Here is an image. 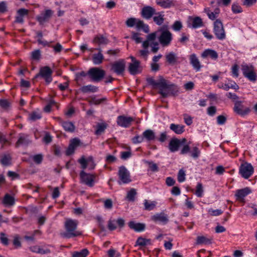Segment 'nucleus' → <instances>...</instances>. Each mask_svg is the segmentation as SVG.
Segmentation results:
<instances>
[{
    "label": "nucleus",
    "instance_id": "obj_60",
    "mask_svg": "<svg viewBox=\"0 0 257 257\" xmlns=\"http://www.w3.org/2000/svg\"><path fill=\"white\" fill-rule=\"evenodd\" d=\"M115 223H116L115 220H109L108 221V228L110 231H113L116 228Z\"/></svg>",
    "mask_w": 257,
    "mask_h": 257
},
{
    "label": "nucleus",
    "instance_id": "obj_25",
    "mask_svg": "<svg viewBox=\"0 0 257 257\" xmlns=\"http://www.w3.org/2000/svg\"><path fill=\"white\" fill-rule=\"evenodd\" d=\"M174 0H156V4L164 9H168L175 5Z\"/></svg>",
    "mask_w": 257,
    "mask_h": 257
},
{
    "label": "nucleus",
    "instance_id": "obj_11",
    "mask_svg": "<svg viewBox=\"0 0 257 257\" xmlns=\"http://www.w3.org/2000/svg\"><path fill=\"white\" fill-rule=\"evenodd\" d=\"M134 121L132 117H126L124 115H119L117 117L116 122L118 125L123 127H128L132 122Z\"/></svg>",
    "mask_w": 257,
    "mask_h": 257
},
{
    "label": "nucleus",
    "instance_id": "obj_8",
    "mask_svg": "<svg viewBox=\"0 0 257 257\" xmlns=\"http://www.w3.org/2000/svg\"><path fill=\"white\" fill-rule=\"evenodd\" d=\"M213 32L216 38L220 40L225 38V33L220 20L217 19L214 23Z\"/></svg>",
    "mask_w": 257,
    "mask_h": 257
},
{
    "label": "nucleus",
    "instance_id": "obj_26",
    "mask_svg": "<svg viewBox=\"0 0 257 257\" xmlns=\"http://www.w3.org/2000/svg\"><path fill=\"white\" fill-rule=\"evenodd\" d=\"M210 57L212 59L216 60L218 57L217 53L214 50L207 49L205 50L201 54V57L203 58Z\"/></svg>",
    "mask_w": 257,
    "mask_h": 257
},
{
    "label": "nucleus",
    "instance_id": "obj_43",
    "mask_svg": "<svg viewBox=\"0 0 257 257\" xmlns=\"http://www.w3.org/2000/svg\"><path fill=\"white\" fill-rule=\"evenodd\" d=\"M156 203L155 201L149 202L147 200L144 201L145 209L147 210H152L155 207Z\"/></svg>",
    "mask_w": 257,
    "mask_h": 257
},
{
    "label": "nucleus",
    "instance_id": "obj_13",
    "mask_svg": "<svg viewBox=\"0 0 257 257\" xmlns=\"http://www.w3.org/2000/svg\"><path fill=\"white\" fill-rule=\"evenodd\" d=\"M80 177L82 183L85 184L89 187H92L94 185L93 176L85 173L83 170L80 173Z\"/></svg>",
    "mask_w": 257,
    "mask_h": 257
},
{
    "label": "nucleus",
    "instance_id": "obj_58",
    "mask_svg": "<svg viewBox=\"0 0 257 257\" xmlns=\"http://www.w3.org/2000/svg\"><path fill=\"white\" fill-rule=\"evenodd\" d=\"M0 241L2 243L5 245H8L9 244V239L4 233H1Z\"/></svg>",
    "mask_w": 257,
    "mask_h": 257
},
{
    "label": "nucleus",
    "instance_id": "obj_24",
    "mask_svg": "<svg viewBox=\"0 0 257 257\" xmlns=\"http://www.w3.org/2000/svg\"><path fill=\"white\" fill-rule=\"evenodd\" d=\"M180 147L179 139L176 138H172L170 140L168 146L169 149L171 152L178 151Z\"/></svg>",
    "mask_w": 257,
    "mask_h": 257
},
{
    "label": "nucleus",
    "instance_id": "obj_51",
    "mask_svg": "<svg viewBox=\"0 0 257 257\" xmlns=\"http://www.w3.org/2000/svg\"><path fill=\"white\" fill-rule=\"evenodd\" d=\"M146 163L149 165V168L152 172H156L159 171L157 165L153 162L147 161Z\"/></svg>",
    "mask_w": 257,
    "mask_h": 257
},
{
    "label": "nucleus",
    "instance_id": "obj_32",
    "mask_svg": "<svg viewBox=\"0 0 257 257\" xmlns=\"http://www.w3.org/2000/svg\"><path fill=\"white\" fill-rule=\"evenodd\" d=\"M93 42L99 45H107L109 41L107 38L104 37L103 35H97L95 37Z\"/></svg>",
    "mask_w": 257,
    "mask_h": 257
},
{
    "label": "nucleus",
    "instance_id": "obj_17",
    "mask_svg": "<svg viewBox=\"0 0 257 257\" xmlns=\"http://www.w3.org/2000/svg\"><path fill=\"white\" fill-rule=\"evenodd\" d=\"M251 192V191L248 187H245L241 189L237 190L235 196L236 200L242 201L244 200V197Z\"/></svg>",
    "mask_w": 257,
    "mask_h": 257
},
{
    "label": "nucleus",
    "instance_id": "obj_53",
    "mask_svg": "<svg viewBox=\"0 0 257 257\" xmlns=\"http://www.w3.org/2000/svg\"><path fill=\"white\" fill-rule=\"evenodd\" d=\"M10 106V103L8 100L0 99V107L4 109H7Z\"/></svg>",
    "mask_w": 257,
    "mask_h": 257
},
{
    "label": "nucleus",
    "instance_id": "obj_27",
    "mask_svg": "<svg viewBox=\"0 0 257 257\" xmlns=\"http://www.w3.org/2000/svg\"><path fill=\"white\" fill-rule=\"evenodd\" d=\"M190 62L194 69H195L197 71L200 70L201 68L200 63L195 54H192L190 56Z\"/></svg>",
    "mask_w": 257,
    "mask_h": 257
},
{
    "label": "nucleus",
    "instance_id": "obj_21",
    "mask_svg": "<svg viewBox=\"0 0 257 257\" xmlns=\"http://www.w3.org/2000/svg\"><path fill=\"white\" fill-rule=\"evenodd\" d=\"M129 227L134 230L136 232H142L145 230L146 224L143 223H137L134 221H131L128 222Z\"/></svg>",
    "mask_w": 257,
    "mask_h": 257
},
{
    "label": "nucleus",
    "instance_id": "obj_22",
    "mask_svg": "<svg viewBox=\"0 0 257 257\" xmlns=\"http://www.w3.org/2000/svg\"><path fill=\"white\" fill-rule=\"evenodd\" d=\"M191 23H188V27L193 29H196L203 26V22L199 17L190 18Z\"/></svg>",
    "mask_w": 257,
    "mask_h": 257
},
{
    "label": "nucleus",
    "instance_id": "obj_34",
    "mask_svg": "<svg viewBox=\"0 0 257 257\" xmlns=\"http://www.w3.org/2000/svg\"><path fill=\"white\" fill-rule=\"evenodd\" d=\"M62 126L65 131L71 133L73 132L75 128V125L71 121H63Z\"/></svg>",
    "mask_w": 257,
    "mask_h": 257
},
{
    "label": "nucleus",
    "instance_id": "obj_46",
    "mask_svg": "<svg viewBox=\"0 0 257 257\" xmlns=\"http://www.w3.org/2000/svg\"><path fill=\"white\" fill-rule=\"evenodd\" d=\"M41 57V52L39 49H36L31 52V59L34 60H39Z\"/></svg>",
    "mask_w": 257,
    "mask_h": 257
},
{
    "label": "nucleus",
    "instance_id": "obj_1",
    "mask_svg": "<svg viewBox=\"0 0 257 257\" xmlns=\"http://www.w3.org/2000/svg\"><path fill=\"white\" fill-rule=\"evenodd\" d=\"M147 81L149 85L153 86L154 88L159 87V91L158 93L163 98H166L171 94H173L172 88L174 85L167 84L166 80L162 76H159V80L158 82L156 81L153 77L147 78Z\"/></svg>",
    "mask_w": 257,
    "mask_h": 257
},
{
    "label": "nucleus",
    "instance_id": "obj_56",
    "mask_svg": "<svg viewBox=\"0 0 257 257\" xmlns=\"http://www.w3.org/2000/svg\"><path fill=\"white\" fill-rule=\"evenodd\" d=\"M97 220L98 223V226L100 229L101 231H105V227L104 225V220L100 216H97Z\"/></svg>",
    "mask_w": 257,
    "mask_h": 257
},
{
    "label": "nucleus",
    "instance_id": "obj_57",
    "mask_svg": "<svg viewBox=\"0 0 257 257\" xmlns=\"http://www.w3.org/2000/svg\"><path fill=\"white\" fill-rule=\"evenodd\" d=\"M43 159V156L42 154L35 155L33 157L34 162L37 164H40Z\"/></svg>",
    "mask_w": 257,
    "mask_h": 257
},
{
    "label": "nucleus",
    "instance_id": "obj_40",
    "mask_svg": "<svg viewBox=\"0 0 257 257\" xmlns=\"http://www.w3.org/2000/svg\"><path fill=\"white\" fill-rule=\"evenodd\" d=\"M136 190L132 188L127 193L126 199L130 202H134L135 200V197L137 195Z\"/></svg>",
    "mask_w": 257,
    "mask_h": 257
},
{
    "label": "nucleus",
    "instance_id": "obj_48",
    "mask_svg": "<svg viewBox=\"0 0 257 257\" xmlns=\"http://www.w3.org/2000/svg\"><path fill=\"white\" fill-rule=\"evenodd\" d=\"M8 11V4L6 1L0 2V14H4Z\"/></svg>",
    "mask_w": 257,
    "mask_h": 257
},
{
    "label": "nucleus",
    "instance_id": "obj_2",
    "mask_svg": "<svg viewBox=\"0 0 257 257\" xmlns=\"http://www.w3.org/2000/svg\"><path fill=\"white\" fill-rule=\"evenodd\" d=\"M78 224V220L67 219L64 223L65 231L61 233V236L66 238H70L81 235V232L77 230Z\"/></svg>",
    "mask_w": 257,
    "mask_h": 257
},
{
    "label": "nucleus",
    "instance_id": "obj_28",
    "mask_svg": "<svg viewBox=\"0 0 257 257\" xmlns=\"http://www.w3.org/2000/svg\"><path fill=\"white\" fill-rule=\"evenodd\" d=\"M3 204L5 206H12L15 203V200L14 197L9 194H6L3 200Z\"/></svg>",
    "mask_w": 257,
    "mask_h": 257
},
{
    "label": "nucleus",
    "instance_id": "obj_49",
    "mask_svg": "<svg viewBox=\"0 0 257 257\" xmlns=\"http://www.w3.org/2000/svg\"><path fill=\"white\" fill-rule=\"evenodd\" d=\"M231 11L234 14L241 13L242 12L241 7L237 3H233L232 5Z\"/></svg>",
    "mask_w": 257,
    "mask_h": 257
},
{
    "label": "nucleus",
    "instance_id": "obj_30",
    "mask_svg": "<svg viewBox=\"0 0 257 257\" xmlns=\"http://www.w3.org/2000/svg\"><path fill=\"white\" fill-rule=\"evenodd\" d=\"M166 61L171 65L175 64L178 60L177 55L174 52H170L165 56Z\"/></svg>",
    "mask_w": 257,
    "mask_h": 257
},
{
    "label": "nucleus",
    "instance_id": "obj_47",
    "mask_svg": "<svg viewBox=\"0 0 257 257\" xmlns=\"http://www.w3.org/2000/svg\"><path fill=\"white\" fill-rule=\"evenodd\" d=\"M244 76L252 82H254L256 79V74L253 70L248 73H245Z\"/></svg>",
    "mask_w": 257,
    "mask_h": 257
},
{
    "label": "nucleus",
    "instance_id": "obj_50",
    "mask_svg": "<svg viewBox=\"0 0 257 257\" xmlns=\"http://www.w3.org/2000/svg\"><path fill=\"white\" fill-rule=\"evenodd\" d=\"M203 189L201 183H198L196 186L195 194L198 197H201L203 195Z\"/></svg>",
    "mask_w": 257,
    "mask_h": 257
},
{
    "label": "nucleus",
    "instance_id": "obj_61",
    "mask_svg": "<svg viewBox=\"0 0 257 257\" xmlns=\"http://www.w3.org/2000/svg\"><path fill=\"white\" fill-rule=\"evenodd\" d=\"M226 121V117L223 115H220L217 117V123L219 125L224 124Z\"/></svg>",
    "mask_w": 257,
    "mask_h": 257
},
{
    "label": "nucleus",
    "instance_id": "obj_20",
    "mask_svg": "<svg viewBox=\"0 0 257 257\" xmlns=\"http://www.w3.org/2000/svg\"><path fill=\"white\" fill-rule=\"evenodd\" d=\"M12 157L11 154L7 153L0 156V164L3 166H9L12 164Z\"/></svg>",
    "mask_w": 257,
    "mask_h": 257
},
{
    "label": "nucleus",
    "instance_id": "obj_9",
    "mask_svg": "<svg viewBox=\"0 0 257 257\" xmlns=\"http://www.w3.org/2000/svg\"><path fill=\"white\" fill-rule=\"evenodd\" d=\"M132 62L129 64L128 71L132 75H135L142 72L140 66V62L137 60L134 57L130 56Z\"/></svg>",
    "mask_w": 257,
    "mask_h": 257
},
{
    "label": "nucleus",
    "instance_id": "obj_6",
    "mask_svg": "<svg viewBox=\"0 0 257 257\" xmlns=\"http://www.w3.org/2000/svg\"><path fill=\"white\" fill-rule=\"evenodd\" d=\"M126 62L124 59H119L111 65V71L117 75H123L125 69Z\"/></svg>",
    "mask_w": 257,
    "mask_h": 257
},
{
    "label": "nucleus",
    "instance_id": "obj_7",
    "mask_svg": "<svg viewBox=\"0 0 257 257\" xmlns=\"http://www.w3.org/2000/svg\"><path fill=\"white\" fill-rule=\"evenodd\" d=\"M254 169L252 166L251 164L247 162L241 164L239 167V173L244 179L249 178L252 175Z\"/></svg>",
    "mask_w": 257,
    "mask_h": 257
},
{
    "label": "nucleus",
    "instance_id": "obj_55",
    "mask_svg": "<svg viewBox=\"0 0 257 257\" xmlns=\"http://www.w3.org/2000/svg\"><path fill=\"white\" fill-rule=\"evenodd\" d=\"M177 179L179 182H183L185 180V173L183 169L179 170Z\"/></svg>",
    "mask_w": 257,
    "mask_h": 257
},
{
    "label": "nucleus",
    "instance_id": "obj_45",
    "mask_svg": "<svg viewBox=\"0 0 257 257\" xmlns=\"http://www.w3.org/2000/svg\"><path fill=\"white\" fill-rule=\"evenodd\" d=\"M200 155V151L197 147H194L192 148V151L190 152V156L194 159H197L199 158Z\"/></svg>",
    "mask_w": 257,
    "mask_h": 257
},
{
    "label": "nucleus",
    "instance_id": "obj_4",
    "mask_svg": "<svg viewBox=\"0 0 257 257\" xmlns=\"http://www.w3.org/2000/svg\"><path fill=\"white\" fill-rule=\"evenodd\" d=\"M159 31L161 32L158 37V40L160 43L163 47L169 46L173 39L172 33L168 30L160 29Z\"/></svg>",
    "mask_w": 257,
    "mask_h": 257
},
{
    "label": "nucleus",
    "instance_id": "obj_52",
    "mask_svg": "<svg viewBox=\"0 0 257 257\" xmlns=\"http://www.w3.org/2000/svg\"><path fill=\"white\" fill-rule=\"evenodd\" d=\"M41 117V114L36 111L32 112L29 115V119L34 121L40 119Z\"/></svg>",
    "mask_w": 257,
    "mask_h": 257
},
{
    "label": "nucleus",
    "instance_id": "obj_3",
    "mask_svg": "<svg viewBox=\"0 0 257 257\" xmlns=\"http://www.w3.org/2000/svg\"><path fill=\"white\" fill-rule=\"evenodd\" d=\"M87 74L91 81L98 82L104 78L105 71L98 67H92L88 71Z\"/></svg>",
    "mask_w": 257,
    "mask_h": 257
},
{
    "label": "nucleus",
    "instance_id": "obj_38",
    "mask_svg": "<svg viewBox=\"0 0 257 257\" xmlns=\"http://www.w3.org/2000/svg\"><path fill=\"white\" fill-rule=\"evenodd\" d=\"M151 244V240L150 239H146L142 237H139L136 241V245L144 246L148 244Z\"/></svg>",
    "mask_w": 257,
    "mask_h": 257
},
{
    "label": "nucleus",
    "instance_id": "obj_15",
    "mask_svg": "<svg viewBox=\"0 0 257 257\" xmlns=\"http://www.w3.org/2000/svg\"><path fill=\"white\" fill-rule=\"evenodd\" d=\"M118 174L123 183L126 184L131 181L130 173L124 166H122L119 167Z\"/></svg>",
    "mask_w": 257,
    "mask_h": 257
},
{
    "label": "nucleus",
    "instance_id": "obj_10",
    "mask_svg": "<svg viewBox=\"0 0 257 257\" xmlns=\"http://www.w3.org/2000/svg\"><path fill=\"white\" fill-rule=\"evenodd\" d=\"M233 110L235 113L241 116H244L250 111L249 108L244 107L241 101H236L235 102Z\"/></svg>",
    "mask_w": 257,
    "mask_h": 257
},
{
    "label": "nucleus",
    "instance_id": "obj_63",
    "mask_svg": "<svg viewBox=\"0 0 257 257\" xmlns=\"http://www.w3.org/2000/svg\"><path fill=\"white\" fill-rule=\"evenodd\" d=\"M144 141V137L140 136H136L132 139V142L134 144H139L142 143Z\"/></svg>",
    "mask_w": 257,
    "mask_h": 257
},
{
    "label": "nucleus",
    "instance_id": "obj_44",
    "mask_svg": "<svg viewBox=\"0 0 257 257\" xmlns=\"http://www.w3.org/2000/svg\"><path fill=\"white\" fill-rule=\"evenodd\" d=\"M89 160H92V157H89L87 160L84 156H82L78 160V162L80 164L81 168L84 170L87 168Z\"/></svg>",
    "mask_w": 257,
    "mask_h": 257
},
{
    "label": "nucleus",
    "instance_id": "obj_39",
    "mask_svg": "<svg viewBox=\"0 0 257 257\" xmlns=\"http://www.w3.org/2000/svg\"><path fill=\"white\" fill-rule=\"evenodd\" d=\"M218 87L219 88H222L224 89L225 90H228L230 88H232L235 90H237L239 88L238 86L236 84L235 82H233L232 83L229 84H221L218 85Z\"/></svg>",
    "mask_w": 257,
    "mask_h": 257
},
{
    "label": "nucleus",
    "instance_id": "obj_31",
    "mask_svg": "<svg viewBox=\"0 0 257 257\" xmlns=\"http://www.w3.org/2000/svg\"><path fill=\"white\" fill-rule=\"evenodd\" d=\"M184 127L183 125L175 123H171L170 126V130L178 135L182 134L185 131Z\"/></svg>",
    "mask_w": 257,
    "mask_h": 257
},
{
    "label": "nucleus",
    "instance_id": "obj_54",
    "mask_svg": "<svg viewBox=\"0 0 257 257\" xmlns=\"http://www.w3.org/2000/svg\"><path fill=\"white\" fill-rule=\"evenodd\" d=\"M13 244L15 246V248H19L21 247L22 244L19 236L17 235L14 237L13 241Z\"/></svg>",
    "mask_w": 257,
    "mask_h": 257
},
{
    "label": "nucleus",
    "instance_id": "obj_19",
    "mask_svg": "<svg viewBox=\"0 0 257 257\" xmlns=\"http://www.w3.org/2000/svg\"><path fill=\"white\" fill-rule=\"evenodd\" d=\"M30 143L31 141L29 139V136L26 134H21L20 135L19 139L16 143V147L18 148L21 146H26Z\"/></svg>",
    "mask_w": 257,
    "mask_h": 257
},
{
    "label": "nucleus",
    "instance_id": "obj_12",
    "mask_svg": "<svg viewBox=\"0 0 257 257\" xmlns=\"http://www.w3.org/2000/svg\"><path fill=\"white\" fill-rule=\"evenodd\" d=\"M80 139L77 138L72 139L70 142L69 145L66 151V155L67 156H70L72 155L75 149L79 146L82 145Z\"/></svg>",
    "mask_w": 257,
    "mask_h": 257
},
{
    "label": "nucleus",
    "instance_id": "obj_42",
    "mask_svg": "<svg viewBox=\"0 0 257 257\" xmlns=\"http://www.w3.org/2000/svg\"><path fill=\"white\" fill-rule=\"evenodd\" d=\"M88 253V249L84 248L79 251H74L72 254V257H86Z\"/></svg>",
    "mask_w": 257,
    "mask_h": 257
},
{
    "label": "nucleus",
    "instance_id": "obj_16",
    "mask_svg": "<svg viewBox=\"0 0 257 257\" xmlns=\"http://www.w3.org/2000/svg\"><path fill=\"white\" fill-rule=\"evenodd\" d=\"M53 11L51 10H47L44 12L41 13L36 17V20L40 24H43L48 22L53 15Z\"/></svg>",
    "mask_w": 257,
    "mask_h": 257
},
{
    "label": "nucleus",
    "instance_id": "obj_5",
    "mask_svg": "<svg viewBox=\"0 0 257 257\" xmlns=\"http://www.w3.org/2000/svg\"><path fill=\"white\" fill-rule=\"evenodd\" d=\"M52 70L49 66H44L40 68L39 73L35 76V79L41 77L45 80L47 84H49L52 81Z\"/></svg>",
    "mask_w": 257,
    "mask_h": 257
},
{
    "label": "nucleus",
    "instance_id": "obj_41",
    "mask_svg": "<svg viewBox=\"0 0 257 257\" xmlns=\"http://www.w3.org/2000/svg\"><path fill=\"white\" fill-rule=\"evenodd\" d=\"M196 243L197 244H200L203 243L209 244L211 243V240L210 239L206 238L204 236H199L197 237Z\"/></svg>",
    "mask_w": 257,
    "mask_h": 257
},
{
    "label": "nucleus",
    "instance_id": "obj_29",
    "mask_svg": "<svg viewBox=\"0 0 257 257\" xmlns=\"http://www.w3.org/2000/svg\"><path fill=\"white\" fill-rule=\"evenodd\" d=\"M80 90L84 93L88 92L94 93L98 91V87L96 86L89 84L81 87L80 88Z\"/></svg>",
    "mask_w": 257,
    "mask_h": 257
},
{
    "label": "nucleus",
    "instance_id": "obj_37",
    "mask_svg": "<svg viewBox=\"0 0 257 257\" xmlns=\"http://www.w3.org/2000/svg\"><path fill=\"white\" fill-rule=\"evenodd\" d=\"M104 59V57L101 53H98L97 54H94L93 55L92 61L94 64L99 65L102 62Z\"/></svg>",
    "mask_w": 257,
    "mask_h": 257
},
{
    "label": "nucleus",
    "instance_id": "obj_62",
    "mask_svg": "<svg viewBox=\"0 0 257 257\" xmlns=\"http://www.w3.org/2000/svg\"><path fill=\"white\" fill-rule=\"evenodd\" d=\"M132 38L138 44L141 43L142 41V38L140 37V34L137 33H133Z\"/></svg>",
    "mask_w": 257,
    "mask_h": 257
},
{
    "label": "nucleus",
    "instance_id": "obj_35",
    "mask_svg": "<svg viewBox=\"0 0 257 257\" xmlns=\"http://www.w3.org/2000/svg\"><path fill=\"white\" fill-rule=\"evenodd\" d=\"M155 16L153 17L154 22L159 26L162 25L164 21V15L163 14V12H158L157 13V14H155Z\"/></svg>",
    "mask_w": 257,
    "mask_h": 257
},
{
    "label": "nucleus",
    "instance_id": "obj_14",
    "mask_svg": "<svg viewBox=\"0 0 257 257\" xmlns=\"http://www.w3.org/2000/svg\"><path fill=\"white\" fill-rule=\"evenodd\" d=\"M155 14H157L156 11L151 6H145L141 11L142 17L146 20H150Z\"/></svg>",
    "mask_w": 257,
    "mask_h": 257
},
{
    "label": "nucleus",
    "instance_id": "obj_36",
    "mask_svg": "<svg viewBox=\"0 0 257 257\" xmlns=\"http://www.w3.org/2000/svg\"><path fill=\"white\" fill-rule=\"evenodd\" d=\"M107 124L105 122L98 123L96 125V130L95 132V135H99L104 133L105 129L107 127Z\"/></svg>",
    "mask_w": 257,
    "mask_h": 257
},
{
    "label": "nucleus",
    "instance_id": "obj_18",
    "mask_svg": "<svg viewBox=\"0 0 257 257\" xmlns=\"http://www.w3.org/2000/svg\"><path fill=\"white\" fill-rule=\"evenodd\" d=\"M17 16L16 17L15 22L23 24L24 22V17L28 15L29 10L24 8H21L17 11Z\"/></svg>",
    "mask_w": 257,
    "mask_h": 257
},
{
    "label": "nucleus",
    "instance_id": "obj_59",
    "mask_svg": "<svg viewBox=\"0 0 257 257\" xmlns=\"http://www.w3.org/2000/svg\"><path fill=\"white\" fill-rule=\"evenodd\" d=\"M182 28V24L180 21H176L172 26L173 29L175 31H179Z\"/></svg>",
    "mask_w": 257,
    "mask_h": 257
},
{
    "label": "nucleus",
    "instance_id": "obj_64",
    "mask_svg": "<svg viewBox=\"0 0 257 257\" xmlns=\"http://www.w3.org/2000/svg\"><path fill=\"white\" fill-rule=\"evenodd\" d=\"M252 210L250 211V215L253 216H257V204H252L249 206Z\"/></svg>",
    "mask_w": 257,
    "mask_h": 257
},
{
    "label": "nucleus",
    "instance_id": "obj_23",
    "mask_svg": "<svg viewBox=\"0 0 257 257\" xmlns=\"http://www.w3.org/2000/svg\"><path fill=\"white\" fill-rule=\"evenodd\" d=\"M152 219L155 222H160L163 224H167L169 221L167 215L163 212L155 214L152 216Z\"/></svg>",
    "mask_w": 257,
    "mask_h": 257
},
{
    "label": "nucleus",
    "instance_id": "obj_33",
    "mask_svg": "<svg viewBox=\"0 0 257 257\" xmlns=\"http://www.w3.org/2000/svg\"><path fill=\"white\" fill-rule=\"evenodd\" d=\"M144 139H146L148 141H153L155 139V134L151 130H147L143 133Z\"/></svg>",
    "mask_w": 257,
    "mask_h": 257
}]
</instances>
